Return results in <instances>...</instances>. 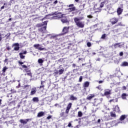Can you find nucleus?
Listing matches in <instances>:
<instances>
[{
  "instance_id": "1",
  "label": "nucleus",
  "mask_w": 128,
  "mask_h": 128,
  "mask_svg": "<svg viewBox=\"0 0 128 128\" xmlns=\"http://www.w3.org/2000/svg\"><path fill=\"white\" fill-rule=\"evenodd\" d=\"M55 16L52 17V20H58V18H62L61 22H62L63 24H66L68 22V19L66 18V16H64V14H62L61 12H56L46 15V18H48V16Z\"/></svg>"
},
{
  "instance_id": "2",
  "label": "nucleus",
  "mask_w": 128,
  "mask_h": 128,
  "mask_svg": "<svg viewBox=\"0 0 128 128\" xmlns=\"http://www.w3.org/2000/svg\"><path fill=\"white\" fill-rule=\"evenodd\" d=\"M48 25V21H45L42 24H38L36 25V28H40L38 29L39 32L42 34H47L46 26Z\"/></svg>"
},
{
  "instance_id": "3",
  "label": "nucleus",
  "mask_w": 128,
  "mask_h": 128,
  "mask_svg": "<svg viewBox=\"0 0 128 128\" xmlns=\"http://www.w3.org/2000/svg\"><path fill=\"white\" fill-rule=\"evenodd\" d=\"M82 20V18H74V22L78 28H84V23L80 21Z\"/></svg>"
},
{
  "instance_id": "4",
  "label": "nucleus",
  "mask_w": 128,
  "mask_h": 128,
  "mask_svg": "<svg viewBox=\"0 0 128 128\" xmlns=\"http://www.w3.org/2000/svg\"><path fill=\"white\" fill-rule=\"evenodd\" d=\"M112 94V90L110 89H105L104 90V96H108Z\"/></svg>"
},
{
  "instance_id": "5",
  "label": "nucleus",
  "mask_w": 128,
  "mask_h": 128,
  "mask_svg": "<svg viewBox=\"0 0 128 128\" xmlns=\"http://www.w3.org/2000/svg\"><path fill=\"white\" fill-rule=\"evenodd\" d=\"M126 118V115H122L120 116V122H118V124H126V122H124L123 120Z\"/></svg>"
},
{
  "instance_id": "6",
  "label": "nucleus",
  "mask_w": 128,
  "mask_h": 128,
  "mask_svg": "<svg viewBox=\"0 0 128 128\" xmlns=\"http://www.w3.org/2000/svg\"><path fill=\"white\" fill-rule=\"evenodd\" d=\"M124 45V43L121 42V43H116L114 45H112V46H114V48H118L116 46H118V48H122Z\"/></svg>"
},
{
  "instance_id": "7",
  "label": "nucleus",
  "mask_w": 128,
  "mask_h": 128,
  "mask_svg": "<svg viewBox=\"0 0 128 128\" xmlns=\"http://www.w3.org/2000/svg\"><path fill=\"white\" fill-rule=\"evenodd\" d=\"M29 120H32V119H28V118L26 119V120L21 119L20 120V122L22 124H28V122Z\"/></svg>"
},
{
  "instance_id": "8",
  "label": "nucleus",
  "mask_w": 128,
  "mask_h": 128,
  "mask_svg": "<svg viewBox=\"0 0 128 128\" xmlns=\"http://www.w3.org/2000/svg\"><path fill=\"white\" fill-rule=\"evenodd\" d=\"M13 46H14V50L18 51L20 50V44H18V43H15L13 44Z\"/></svg>"
},
{
  "instance_id": "9",
  "label": "nucleus",
  "mask_w": 128,
  "mask_h": 128,
  "mask_svg": "<svg viewBox=\"0 0 128 128\" xmlns=\"http://www.w3.org/2000/svg\"><path fill=\"white\" fill-rule=\"evenodd\" d=\"M40 44H36L34 46V48H36L37 50H44V48H42L41 47H40Z\"/></svg>"
},
{
  "instance_id": "10",
  "label": "nucleus",
  "mask_w": 128,
  "mask_h": 128,
  "mask_svg": "<svg viewBox=\"0 0 128 128\" xmlns=\"http://www.w3.org/2000/svg\"><path fill=\"white\" fill-rule=\"evenodd\" d=\"M96 4H95L94 7V10L95 11V12H101L102 8H96Z\"/></svg>"
},
{
  "instance_id": "11",
  "label": "nucleus",
  "mask_w": 128,
  "mask_h": 128,
  "mask_svg": "<svg viewBox=\"0 0 128 128\" xmlns=\"http://www.w3.org/2000/svg\"><path fill=\"white\" fill-rule=\"evenodd\" d=\"M110 22L112 24H116L118 22V19L116 18H112L110 20Z\"/></svg>"
},
{
  "instance_id": "12",
  "label": "nucleus",
  "mask_w": 128,
  "mask_h": 128,
  "mask_svg": "<svg viewBox=\"0 0 128 128\" xmlns=\"http://www.w3.org/2000/svg\"><path fill=\"white\" fill-rule=\"evenodd\" d=\"M68 28H70V27H64L62 30V32L63 34H67V32H68Z\"/></svg>"
},
{
  "instance_id": "13",
  "label": "nucleus",
  "mask_w": 128,
  "mask_h": 128,
  "mask_svg": "<svg viewBox=\"0 0 128 128\" xmlns=\"http://www.w3.org/2000/svg\"><path fill=\"white\" fill-rule=\"evenodd\" d=\"M123 10H124V9L120 8H118L117 10V13L118 16H120V14H122V12Z\"/></svg>"
},
{
  "instance_id": "14",
  "label": "nucleus",
  "mask_w": 128,
  "mask_h": 128,
  "mask_svg": "<svg viewBox=\"0 0 128 128\" xmlns=\"http://www.w3.org/2000/svg\"><path fill=\"white\" fill-rule=\"evenodd\" d=\"M36 92V88H32L31 90L30 95L34 96V94Z\"/></svg>"
},
{
  "instance_id": "15",
  "label": "nucleus",
  "mask_w": 128,
  "mask_h": 128,
  "mask_svg": "<svg viewBox=\"0 0 128 128\" xmlns=\"http://www.w3.org/2000/svg\"><path fill=\"white\" fill-rule=\"evenodd\" d=\"M94 98V94H90L88 95L86 98V100H92V98Z\"/></svg>"
},
{
  "instance_id": "16",
  "label": "nucleus",
  "mask_w": 128,
  "mask_h": 128,
  "mask_svg": "<svg viewBox=\"0 0 128 128\" xmlns=\"http://www.w3.org/2000/svg\"><path fill=\"white\" fill-rule=\"evenodd\" d=\"M47 36H50V38L52 39L56 38L58 36V35H54V34H47Z\"/></svg>"
},
{
  "instance_id": "17",
  "label": "nucleus",
  "mask_w": 128,
  "mask_h": 128,
  "mask_svg": "<svg viewBox=\"0 0 128 128\" xmlns=\"http://www.w3.org/2000/svg\"><path fill=\"white\" fill-rule=\"evenodd\" d=\"M44 116V112H40L38 114L37 116L38 118H42V116Z\"/></svg>"
},
{
  "instance_id": "18",
  "label": "nucleus",
  "mask_w": 128,
  "mask_h": 128,
  "mask_svg": "<svg viewBox=\"0 0 128 128\" xmlns=\"http://www.w3.org/2000/svg\"><path fill=\"white\" fill-rule=\"evenodd\" d=\"M114 111L116 112H120V107H118V106H116L114 108Z\"/></svg>"
},
{
  "instance_id": "19",
  "label": "nucleus",
  "mask_w": 128,
  "mask_h": 128,
  "mask_svg": "<svg viewBox=\"0 0 128 128\" xmlns=\"http://www.w3.org/2000/svg\"><path fill=\"white\" fill-rule=\"evenodd\" d=\"M32 100V102H38L40 100H38V97H34V98H33Z\"/></svg>"
},
{
  "instance_id": "20",
  "label": "nucleus",
  "mask_w": 128,
  "mask_h": 128,
  "mask_svg": "<svg viewBox=\"0 0 128 128\" xmlns=\"http://www.w3.org/2000/svg\"><path fill=\"white\" fill-rule=\"evenodd\" d=\"M70 100H76L78 98H76V97H74V96L71 95L70 96Z\"/></svg>"
},
{
  "instance_id": "21",
  "label": "nucleus",
  "mask_w": 128,
  "mask_h": 128,
  "mask_svg": "<svg viewBox=\"0 0 128 128\" xmlns=\"http://www.w3.org/2000/svg\"><path fill=\"white\" fill-rule=\"evenodd\" d=\"M88 86H90V82H86L84 83V88H88Z\"/></svg>"
},
{
  "instance_id": "22",
  "label": "nucleus",
  "mask_w": 128,
  "mask_h": 128,
  "mask_svg": "<svg viewBox=\"0 0 128 128\" xmlns=\"http://www.w3.org/2000/svg\"><path fill=\"white\" fill-rule=\"evenodd\" d=\"M46 82V81H41V86H40V88H44V84Z\"/></svg>"
},
{
  "instance_id": "23",
  "label": "nucleus",
  "mask_w": 128,
  "mask_h": 128,
  "mask_svg": "<svg viewBox=\"0 0 128 128\" xmlns=\"http://www.w3.org/2000/svg\"><path fill=\"white\" fill-rule=\"evenodd\" d=\"M122 66H128V62H124L122 64Z\"/></svg>"
},
{
  "instance_id": "24",
  "label": "nucleus",
  "mask_w": 128,
  "mask_h": 128,
  "mask_svg": "<svg viewBox=\"0 0 128 128\" xmlns=\"http://www.w3.org/2000/svg\"><path fill=\"white\" fill-rule=\"evenodd\" d=\"M122 100H126V93H124L122 95Z\"/></svg>"
},
{
  "instance_id": "25",
  "label": "nucleus",
  "mask_w": 128,
  "mask_h": 128,
  "mask_svg": "<svg viewBox=\"0 0 128 128\" xmlns=\"http://www.w3.org/2000/svg\"><path fill=\"white\" fill-rule=\"evenodd\" d=\"M19 56H20V58H22V60H24L26 56H24L22 53H20Z\"/></svg>"
},
{
  "instance_id": "26",
  "label": "nucleus",
  "mask_w": 128,
  "mask_h": 128,
  "mask_svg": "<svg viewBox=\"0 0 128 128\" xmlns=\"http://www.w3.org/2000/svg\"><path fill=\"white\" fill-rule=\"evenodd\" d=\"M110 116L112 118H116V113L114 112H110Z\"/></svg>"
},
{
  "instance_id": "27",
  "label": "nucleus",
  "mask_w": 128,
  "mask_h": 128,
  "mask_svg": "<svg viewBox=\"0 0 128 128\" xmlns=\"http://www.w3.org/2000/svg\"><path fill=\"white\" fill-rule=\"evenodd\" d=\"M38 62L40 64L44 62V60L42 58H40L38 60Z\"/></svg>"
},
{
  "instance_id": "28",
  "label": "nucleus",
  "mask_w": 128,
  "mask_h": 128,
  "mask_svg": "<svg viewBox=\"0 0 128 128\" xmlns=\"http://www.w3.org/2000/svg\"><path fill=\"white\" fill-rule=\"evenodd\" d=\"M58 71H59V74H64V68L60 69Z\"/></svg>"
},
{
  "instance_id": "29",
  "label": "nucleus",
  "mask_w": 128,
  "mask_h": 128,
  "mask_svg": "<svg viewBox=\"0 0 128 128\" xmlns=\"http://www.w3.org/2000/svg\"><path fill=\"white\" fill-rule=\"evenodd\" d=\"M72 103H69L67 106L66 108H68V110H70V108H72Z\"/></svg>"
},
{
  "instance_id": "30",
  "label": "nucleus",
  "mask_w": 128,
  "mask_h": 128,
  "mask_svg": "<svg viewBox=\"0 0 128 128\" xmlns=\"http://www.w3.org/2000/svg\"><path fill=\"white\" fill-rule=\"evenodd\" d=\"M82 116V112H78V116H79V118H80Z\"/></svg>"
},
{
  "instance_id": "31",
  "label": "nucleus",
  "mask_w": 128,
  "mask_h": 128,
  "mask_svg": "<svg viewBox=\"0 0 128 128\" xmlns=\"http://www.w3.org/2000/svg\"><path fill=\"white\" fill-rule=\"evenodd\" d=\"M68 10H70V12H74L76 10V8H69Z\"/></svg>"
},
{
  "instance_id": "32",
  "label": "nucleus",
  "mask_w": 128,
  "mask_h": 128,
  "mask_svg": "<svg viewBox=\"0 0 128 128\" xmlns=\"http://www.w3.org/2000/svg\"><path fill=\"white\" fill-rule=\"evenodd\" d=\"M87 46H88V48H90V46H92V43H90V42H88Z\"/></svg>"
},
{
  "instance_id": "33",
  "label": "nucleus",
  "mask_w": 128,
  "mask_h": 128,
  "mask_svg": "<svg viewBox=\"0 0 128 128\" xmlns=\"http://www.w3.org/2000/svg\"><path fill=\"white\" fill-rule=\"evenodd\" d=\"M7 69H8V68H6V66L4 67V68L2 69V72H6V70Z\"/></svg>"
},
{
  "instance_id": "34",
  "label": "nucleus",
  "mask_w": 128,
  "mask_h": 128,
  "mask_svg": "<svg viewBox=\"0 0 128 128\" xmlns=\"http://www.w3.org/2000/svg\"><path fill=\"white\" fill-rule=\"evenodd\" d=\"M104 2H101V4H100V8H104Z\"/></svg>"
},
{
  "instance_id": "35",
  "label": "nucleus",
  "mask_w": 128,
  "mask_h": 128,
  "mask_svg": "<svg viewBox=\"0 0 128 128\" xmlns=\"http://www.w3.org/2000/svg\"><path fill=\"white\" fill-rule=\"evenodd\" d=\"M106 34H104L103 35H102L101 38H102V40H104L106 38Z\"/></svg>"
},
{
  "instance_id": "36",
  "label": "nucleus",
  "mask_w": 128,
  "mask_h": 128,
  "mask_svg": "<svg viewBox=\"0 0 128 128\" xmlns=\"http://www.w3.org/2000/svg\"><path fill=\"white\" fill-rule=\"evenodd\" d=\"M68 128H72V123L70 122L68 125Z\"/></svg>"
},
{
  "instance_id": "37",
  "label": "nucleus",
  "mask_w": 128,
  "mask_h": 128,
  "mask_svg": "<svg viewBox=\"0 0 128 128\" xmlns=\"http://www.w3.org/2000/svg\"><path fill=\"white\" fill-rule=\"evenodd\" d=\"M26 74H27L28 76H31V78H32V73L29 72V73L26 74H25V76H26Z\"/></svg>"
},
{
  "instance_id": "38",
  "label": "nucleus",
  "mask_w": 128,
  "mask_h": 128,
  "mask_svg": "<svg viewBox=\"0 0 128 128\" xmlns=\"http://www.w3.org/2000/svg\"><path fill=\"white\" fill-rule=\"evenodd\" d=\"M52 118V116H48L47 118H46V119L47 120H50V118Z\"/></svg>"
},
{
  "instance_id": "39",
  "label": "nucleus",
  "mask_w": 128,
  "mask_h": 128,
  "mask_svg": "<svg viewBox=\"0 0 128 128\" xmlns=\"http://www.w3.org/2000/svg\"><path fill=\"white\" fill-rule=\"evenodd\" d=\"M118 26H124V25L122 24V22H119Z\"/></svg>"
},
{
  "instance_id": "40",
  "label": "nucleus",
  "mask_w": 128,
  "mask_h": 128,
  "mask_svg": "<svg viewBox=\"0 0 128 128\" xmlns=\"http://www.w3.org/2000/svg\"><path fill=\"white\" fill-rule=\"evenodd\" d=\"M87 17L88 18H92V15H88Z\"/></svg>"
},
{
  "instance_id": "41",
  "label": "nucleus",
  "mask_w": 128,
  "mask_h": 128,
  "mask_svg": "<svg viewBox=\"0 0 128 128\" xmlns=\"http://www.w3.org/2000/svg\"><path fill=\"white\" fill-rule=\"evenodd\" d=\"M69 112H70V109H68V108H66V114H68Z\"/></svg>"
},
{
  "instance_id": "42",
  "label": "nucleus",
  "mask_w": 128,
  "mask_h": 128,
  "mask_svg": "<svg viewBox=\"0 0 128 128\" xmlns=\"http://www.w3.org/2000/svg\"><path fill=\"white\" fill-rule=\"evenodd\" d=\"M82 76H80L79 79V82H82Z\"/></svg>"
},
{
  "instance_id": "43",
  "label": "nucleus",
  "mask_w": 128,
  "mask_h": 128,
  "mask_svg": "<svg viewBox=\"0 0 128 128\" xmlns=\"http://www.w3.org/2000/svg\"><path fill=\"white\" fill-rule=\"evenodd\" d=\"M21 54H26L27 52L26 51H24L23 52H21Z\"/></svg>"
},
{
  "instance_id": "44",
  "label": "nucleus",
  "mask_w": 128,
  "mask_h": 128,
  "mask_svg": "<svg viewBox=\"0 0 128 128\" xmlns=\"http://www.w3.org/2000/svg\"><path fill=\"white\" fill-rule=\"evenodd\" d=\"M101 120L100 119H98L97 121V123L98 124H100V122H101Z\"/></svg>"
},
{
  "instance_id": "45",
  "label": "nucleus",
  "mask_w": 128,
  "mask_h": 128,
  "mask_svg": "<svg viewBox=\"0 0 128 128\" xmlns=\"http://www.w3.org/2000/svg\"><path fill=\"white\" fill-rule=\"evenodd\" d=\"M123 55H124V53L122 52H120V56H122Z\"/></svg>"
},
{
  "instance_id": "46",
  "label": "nucleus",
  "mask_w": 128,
  "mask_h": 128,
  "mask_svg": "<svg viewBox=\"0 0 128 128\" xmlns=\"http://www.w3.org/2000/svg\"><path fill=\"white\" fill-rule=\"evenodd\" d=\"M22 66L24 68H28V66H26V65H22Z\"/></svg>"
},
{
  "instance_id": "47",
  "label": "nucleus",
  "mask_w": 128,
  "mask_h": 128,
  "mask_svg": "<svg viewBox=\"0 0 128 128\" xmlns=\"http://www.w3.org/2000/svg\"><path fill=\"white\" fill-rule=\"evenodd\" d=\"M18 64H24V62H20V61H19L18 62Z\"/></svg>"
},
{
  "instance_id": "48",
  "label": "nucleus",
  "mask_w": 128,
  "mask_h": 128,
  "mask_svg": "<svg viewBox=\"0 0 128 128\" xmlns=\"http://www.w3.org/2000/svg\"><path fill=\"white\" fill-rule=\"evenodd\" d=\"M102 82H104V80L98 81V84H102Z\"/></svg>"
},
{
  "instance_id": "49",
  "label": "nucleus",
  "mask_w": 128,
  "mask_h": 128,
  "mask_svg": "<svg viewBox=\"0 0 128 128\" xmlns=\"http://www.w3.org/2000/svg\"><path fill=\"white\" fill-rule=\"evenodd\" d=\"M11 92H12L14 93L16 92V90H11Z\"/></svg>"
},
{
  "instance_id": "50",
  "label": "nucleus",
  "mask_w": 128,
  "mask_h": 128,
  "mask_svg": "<svg viewBox=\"0 0 128 128\" xmlns=\"http://www.w3.org/2000/svg\"><path fill=\"white\" fill-rule=\"evenodd\" d=\"M6 50H10V46L6 47Z\"/></svg>"
},
{
  "instance_id": "51",
  "label": "nucleus",
  "mask_w": 128,
  "mask_h": 128,
  "mask_svg": "<svg viewBox=\"0 0 128 128\" xmlns=\"http://www.w3.org/2000/svg\"><path fill=\"white\" fill-rule=\"evenodd\" d=\"M54 4H58V0H55Z\"/></svg>"
},
{
  "instance_id": "52",
  "label": "nucleus",
  "mask_w": 128,
  "mask_h": 128,
  "mask_svg": "<svg viewBox=\"0 0 128 128\" xmlns=\"http://www.w3.org/2000/svg\"><path fill=\"white\" fill-rule=\"evenodd\" d=\"M2 40V34H0V42Z\"/></svg>"
},
{
  "instance_id": "53",
  "label": "nucleus",
  "mask_w": 128,
  "mask_h": 128,
  "mask_svg": "<svg viewBox=\"0 0 128 128\" xmlns=\"http://www.w3.org/2000/svg\"><path fill=\"white\" fill-rule=\"evenodd\" d=\"M55 74H60V72L59 71H56V72H55Z\"/></svg>"
},
{
  "instance_id": "54",
  "label": "nucleus",
  "mask_w": 128,
  "mask_h": 128,
  "mask_svg": "<svg viewBox=\"0 0 128 128\" xmlns=\"http://www.w3.org/2000/svg\"><path fill=\"white\" fill-rule=\"evenodd\" d=\"M20 86V84L19 83L18 86H17L16 88H19Z\"/></svg>"
},
{
  "instance_id": "55",
  "label": "nucleus",
  "mask_w": 128,
  "mask_h": 128,
  "mask_svg": "<svg viewBox=\"0 0 128 128\" xmlns=\"http://www.w3.org/2000/svg\"><path fill=\"white\" fill-rule=\"evenodd\" d=\"M123 90H126V86H124Z\"/></svg>"
},
{
  "instance_id": "56",
  "label": "nucleus",
  "mask_w": 128,
  "mask_h": 128,
  "mask_svg": "<svg viewBox=\"0 0 128 128\" xmlns=\"http://www.w3.org/2000/svg\"><path fill=\"white\" fill-rule=\"evenodd\" d=\"M4 6H2L1 7V10H4Z\"/></svg>"
},
{
  "instance_id": "57",
  "label": "nucleus",
  "mask_w": 128,
  "mask_h": 128,
  "mask_svg": "<svg viewBox=\"0 0 128 128\" xmlns=\"http://www.w3.org/2000/svg\"><path fill=\"white\" fill-rule=\"evenodd\" d=\"M70 6H74V4H70L69 8H70Z\"/></svg>"
},
{
  "instance_id": "58",
  "label": "nucleus",
  "mask_w": 128,
  "mask_h": 128,
  "mask_svg": "<svg viewBox=\"0 0 128 128\" xmlns=\"http://www.w3.org/2000/svg\"><path fill=\"white\" fill-rule=\"evenodd\" d=\"M72 67L75 68L76 67V64H72Z\"/></svg>"
},
{
  "instance_id": "59",
  "label": "nucleus",
  "mask_w": 128,
  "mask_h": 128,
  "mask_svg": "<svg viewBox=\"0 0 128 128\" xmlns=\"http://www.w3.org/2000/svg\"><path fill=\"white\" fill-rule=\"evenodd\" d=\"M114 102V100H111L109 101L110 102Z\"/></svg>"
},
{
  "instance_id": "60",
  "label": "nucleus",
  "mask_w": 128,
  "mask_h": 128,
  "mask_svg": "<svg viewBox=\"0 0 128 128\" xmlns=\"http://www.w3.org/2000/svg\"><path fill=\"white\" fill-rule=\"evenodd\" d=\"M0 104H2V100L1 99H0Z\"/></svg>"
},
{
  "instance_id": "61",
  "label": "nucleus",
  "mask_w": 128,
  "mask_h": 128,
  "mask_svg": "<svg viewBox=\"0 0 128 128\" xmlns=\"http://www.w3.org/2000/svg\"><path fill=\"white\" fill-rule=\"evenodd\" d=\"M24 86V88H28V86L26 85V86Z\"/></svg>"
},
{
  "instance_id": "62",
  "label": "nucleus",
  "mask_w": 128,
  "mask_h": 128,
  "mask_svg": "<svg viewBox=\"0 0 128 128\" xmlns=\"http://www.w3.org/2000/svg\"><path fill=\"white\" fill-rule=\"evenodd\" d=\"M58 106V104H55V106Z\"/></svg>"
},
{
  "instance_id": "63",
  "label": "nucleus",
  "mask_w": 128,
  "mask_h": 128,
  "mask_svg": "<svg viewBox=\"0 0 128 128\" xmlns=\"http://www.w3.org/2000/svg\"><path fill=\"white\" fill-rule=\"evenodd\" d=\"M75 2H78V0H75Z\"/></svg>"
},
{
  "instance_id": "64",
  "label": "nucleus",
  "mask_w": 128,
  "mask_h": 128,
  "mask_svg": "<svg viewBox=\"0 0 128 128\" xmlns=\"http://www.w3.org/2000/svg\"><path fill=\"white\" fill-rule=\"evenodd\" d=\"M97 88H98V90H100V86H98V87H96Z\"/></svg>"
}]
</instances>
